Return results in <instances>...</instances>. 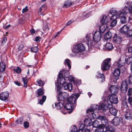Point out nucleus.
Masks as SVG:
<instances>
[{
    "label": "nucleus",
    "mask_w": 132,
    "mask_h": 132,
    "mask_svg": "<svg viewBox=\"0 0 132 132\" xmlns=\"http://www.w3.org/2000/svg\"><path fill=\"white\" fill-rule=\"evenodd\" d=\"M86 38V43L88 47L90 46L91 47L100 41L102 38V35L99 31H97L94 35L92 34H87Z\"/></svg>",
    "instance_id": "1"
},
{
    "label": "nucleus",
    "mask_w": 132,
    "mask_h": 132,
    "mask_svg": "<svg viewBox=\"0 0 132 132\" xmlns=\"http://www.w3.org/2000/svg\"><path fill=\"white\" fill-rule=\"evenodd\" d=\"M107 103L109 105L110 104H117L118 102L117 96L113 95H109L107 97Z\"/></svg>",
    "instance_id": "2"
},
{
    "label": "nucleus",
    "mask_w": 132,
    "mask_h": 132,
    "mask_svg": "<svg viewBox=\"0 0 132 132\" xmlns=\"http://www.w3.org/2000/svg\"><path fill=\"white\" fill-rule=\"evenodd\" d=\"M85 50V46L82 44H79L75 45L73 51L75 53H78L83 52Z\"/></svg>",
    "instance_id": "3"
},
{
    "label": "nucleus",
    "mask_w": 132,
    "mask_h": 132,
    "mask_svg": "<svg viewBox=\"0 0 132 132\" xmlns=\"http://www.w3.org/2000/svg\"><path fill=\"white\" fill-rule=\"evenodd\" d=\"M120 70L119 68H116L112 72L113 77V81L114 83L119 79L120 73Z\"/></svg>",
    "instance_id": "4"
},
{
    "label": "nucleus",
    "mask_w": 132,
    "mask_h": 132,
    "mask_svg": "<svg viewBox=\"0 0 132 132\" xmlns=\"http://www.w3.org/2000/svg\"><path fill=\"white\" fill-rule=\"evenodd\" d=\"M79 97L78 94H72L71 96L67 99L68 102L71 103L72 104H76L77 100Z\"/></svg>",
    "instance_id": "5"
},
{
    "label": "nucleus",
    "mask_w": 132,
    "mask_h": 132,
    "mask_svg": "<svg viewBox=\"0 0 132 132\" xmlns=\"http://www.w3.org/2000/svg\"><path fill=\"white\" fill-rule=\"evenodd\" d=\"M100 107L99 106L97 105L94 104L92 105L91 108L88 109L87 111V113L91 112V114H92L93 117L94 118V117H95V115L93 112H94V111L96 110H98L100 109Z\"/></svg>",
    "instance_id": "6"
},
{
    "label": "nucleus",
    "mask_w": 132,
    "mask_h": 132,
    "mask_svg": "<svg viewBox=\"0 0 132 132\" xmlns=\"http://www.w3.org/2000/svg\"><path fill=\"white\" fill-rule=\"evenodd\" d=\"M76 105V104H72L71 103L68 102L64 106V108L67 110L70 109V110L69 112V113L70 114L73 110Z\"/></svg>",
    "instance_id": "7"
},
{
    "label": "nucleus",
    "mask_w": 132,
    "mask_h": 132,
    "mask_svg": "<svg viewBox=\"0 0 132 132\" xmlns=\"http://www.w3.org/2000/svg\"><path fill=\"white\" fill-rule=\"evenodd\" d=\"M128 84L126 81H122L120 87V90L123 93H126L127 92L128 88Z\"/></svg>",
    "instance_id": "8"
},
{
    "label": "nucleus",
    "mask_w": 132,
    "mask_h": 132,
    "mask_svg": "<svg viewBox=\"0 0 132 132\" xmlns=\"http://www.w3.org/2000/svg\"><path fill=\"white\" fill-rule=\"evenodd\" d=\"M119 15L117 14L116 16H111L110 22V26H111L114 27L116 25L117 23L116 18H119Z\"/></svg>",
    "instance_id": "9"
},
{
    "label": "nucleus",
    "mask_w": 132,
    "mask_h": 132,
    "mask_svg": "<svg viewBox=\"0 0 132 132\" xmlns=\"http://www.w3.org/2000/svg\"><path fill=\"white\" fill-rule=\"evenodd\" d=\"M97 119L100 120L102 124H104L105 125L108 126V121L106 117L102 116H98Z\"/></svg>",
    "instance_id": "10"
},
{
    "label": "nucleus",
    "mask_w": 132,
    "mask_h": 132,
    "mask_svg": "<svg viewBox=\"0 0 132 132\" xmlns=\"http://www.w3.org/2000/svg\"><path fill=\"white\" fill-rule=\"evenodd\" d=\"M9 96V93L7 92L2 93L0 94V100L3 101L6 100Z\"/></svg>",
    "instance_id": "11"
},
{
    "label": "nucleus",
    "mask_w": 132,
    "mask_h": 132,
    "mask_svg": "<svg viewBox=\"0 0 132 132\" xmlns=\"http://www.w3.org/2000/svg\"><path fill=\"white\" fill-rule=\"evenodd\" d=\"M109 90L112 94L115 95L117 93L118 90V88L115 86H112L109 88Z\"/></svg>",
    "instance_id": "12"
},
{
    "label": "nucleus",
    "mask_w": 132,
    "mask_h": 132,
    "mask_svg": "<svg viewBox=\"0 0 132 132\" xmlns=\"http://www.w3.org/2000/svg\"><path fill=\"white\" fill-rule=\"evenodd\" d=\"M120 15V16L121 17L120 18V22L121 23L124 24L126 22L127 19L126 17L124 16V13L123 12H119V13H118L117 14L118 15Z\"/></svg>",
    "instance_id": "13"
},
{
    "label": "nucleus",
    "mask_w": 132,
    "mask_h": 132,
    "mask_svg": "<svg viewBox=\"0 0 132 132\" xmlns=\"http://www.w3.org/2000/svg\"><path fill=\"white\" fill-rule=\"evenodd\" d=\"M85 125L84 124H81L79 127V130L77 131V128L76 126L73 127V129L71 130L72 132H83V130L84 129Z\"/></svg>",
    "instance_id": "14"
},
{
    "label": "nucleus",
    "mask_w": 132,
    "mask_h": 132,
    "mask_svg": "<svg viewBox=\"0 0 132 132\" xmlns=\"http://www.w3.org/2000/svg\"><path fill=\"white\" fill-rule=\"evenodd\" d=\"M111 60L110 58H107L104 59L103 62V66H111Z\"/></svg>",
    "instance_id": "15"
},
{
    "label": "nucleus",
    "mask_w": 132,
    "mask_h": 132,
    "mask_svg": "<svg viewBox=\"0 0 132 132\" xmlns=\"http://www.w3.org/2000/svg\"><path fill=\"white\" fill-rule=\"evenodd\" d=\"M113 40L115 43L119 44L122 41V38L120 37L115 34L113 37Z\"/></svg>",
    "instance_id": "16"
},
{
    "label": "nucleus",
    "mask_w": 132,
    "mask_h": 132,
    "mask_svg": "<svg viewBox=\"0 0 132 132\" xmlns=\"http://www.w3.org/2000/svg\"><path fill=\"white\" fill-rule=\"evenodd\" d=\"M113 48L112 45L110 43H107L104 46V48L105 50L110 51Z\"/></svg>",
    "instance_id": "17"
},
{
    "label": "nucleus",
    "mask_w": 132,
    "mask_h": 132,
    "mask_svg": "<svg viewBox=\"0 0 132 132\" xmlns=\"http://www.w3.org/2000/svg\"><path fill=\"white\" fill-rule=\"evenodd\" d=\"M120 122V119L118 117H115L113 120L112 123L115 126L119 125Z\"/></svg>",
    "instance_id": "18"
},
{
    "label": "nucleus",
    "mask_w": 132,
    "mask_h": 132,
    "mask_svg": "<svg viewBox=\"0 0 132 132\" xmlns=\"http://www.w3.org/2000/svg\"><path fill=\"white\" fill-rule=\"evenodd\" d=\"M63 87L65 89H68L69 91H71L72 89V85L71 82L65 84Z\"/></svg>",
    "instance_id": "19"
},
{
    "label": "nucleus",
    "mask_w": 132,
    "mask_h": 132,
    "mask_svg": "<svg viewBox=\"0 0 132 132\" xmlns=\"http://www.w3.org/2000/svg\"><path fill=\"white\" fill-rule=\"evenodd\" d=\"M107 104H101L100 105V107L101 109L103 112L104 111L106 110H107L109 108V106Z\"/></svg>",
    "instance_id": "20"
},
{
    "label": "nucleus",
    "mask_w": 132,
    "mask_h": 132,
    "mask_svg": "<svg viewBox=\"0 0 132 132\" xmlns=\"http://www.w3.org/2000/svg\"><path fill=\"white\" fill-rule=\"evenodd\" d=\"M125 64L124 62H122L121 61V58H120L118 61L115 62L114 63L113 65L114 66H123Z\"/></svg>",
    "instance_id": "21"
},
{
    "label": "nucleus",
    "mask_w": 132,
    "mask_h": 132,
    "mask_svg": "<svg viewBox=\"0 0 132 132\" xmlns=\"http://www.w3.org/2000/svg\"><path fill=\"white\" fill-rule=\"evenodd\" d=\"M84 124L86 126H90L92 125V121L90 118H86L84 120Z\"/></svg>",
    "instance_id": "22"
},
{
    "label": "nucleus",
    "mask_w": 132,
    "mask_h": 132,
    "mask_svg": "<svg viewBox=\"0 0 132 132\" xmlns=\"http://www.w3.org/2000/svg\"><path fill=\"white\" fill-rule=\"evenodd\" d=\"M46 9V5L43 4L41 7L38 10V13L39 14L42 15L43 13Z\"/></svg>",
    "instance_id": "23"
},
{
    "label": "nucleus",
    "mask_w": 132,
    "mask_h": 132,
    "mask_svg": "<svg viewBox=\"0 0 132 132\" xmlns=\"http://www.w3.org/2000/svg\"><path fill=\"white\" fill-rule=\"evenodd\" d=\"M61 75V74H59L58 81V82L60 84L62 85L63 86L65 84L66 80L64 78L60 77Z\"/></svg>",
    "instance_id": "24"
},
{
    "label": "nucleus",
    "mask_w": 132,
    "mask_h": 132,
    "mask_svg": "<svg viewBox=\"0 0 132 132\" xmlns=\"http://www.w3.org/2000/svg\"><path fill=\"white\" fill-rule=\"evenodd\" d=\"M125 119L130 120L132 119V113L130 112H127L124 114Z\"/></svg>",
    "instance_id": "25"
},
{
    "label": "nucleus",
    "mask_w": 132,
    "mask_h": 132,
    "mask_svg": "<svg viewBox=\"0 0 132 132\" xmlns=\"http://www.w3.org/2000/svg\"><path fill=\"white\" fill-rule=\"evenodd\" d=\"M97 75L96 76V77L100 79V81L101 82H103L105 81V76L104 75L101 74L98 72H97Z\"/></svg>",
    "instance_id": "26"
},
{
    "label": "nucleus",
    "mask_w": 132,
    "mask_h": 132,
    "mask_svg": "<svg viewBox=\"0 0 132 132\" xmlns=\"http://www.w3.org/2000/svg\"><path fill=\"white\" fill-rule=\"evenodd\" d=\"M109 108V111L110 113L112 115L114 116H116L117 112V110L113 107L110 108Z\"/></svg>",
    "instance_id": "27"
},
{
    "label": "nucleus",
    "mask_w": 132,
    "mask_h": 132,
    "mask_svg": "<svg viewBox=\"0 0 132 132\" xmlns=\"http://www.w3.org/2000/svg\"><path fill=\"white\" fill-rule=\"evenodd\" d=\"M108 27L107 25L106 24H102L99 27V31L100 33H103L106 30L107 28Z\"/></svg>",
    "instance_id": "28"
},
{
    "label": "nucleus",
    "mask_w": 132,
    "mask_h": 132,
    "mask_svg": "<svg viewBox=\"0 0 132 132\" xmlns=\"http://www.w3.org/2000/svg\"><path fill=\"white\" fill-rule=\"evenodd\" d=\"M23 121V119L22 118H18L17 120L15 121L16 124L13 123L10 126H11L14 127L16 125H19V124H21Z\"/></svg>",
    "instance_id": "29"
},
{
    "label": "nucleus",
    "mask_w": 132,
    "mask_h": 132,
    "mask_svg": "<svg viewBox=\"0 0 132 132\" xmlns=\"http://www.w3.org/2000/svg\"><path fill=\"white\" fill-rule=\"evenodd\" d=\"M129 29V27L126 25L123 26L120 29V32L122 34H125Z\"/></svg>",
    "instance_id": "30"
},
{
    "label": "nucleus",
    "mask_w": 132,
    "mask_h": 132,
    "mask_svg": "<svg viewBox=\"0 0 132 132\" xmlns=\"http://www.w3.org/2000/svg\"><path fill=\"white\" fill-rule=\"evenodd\" d=\"M118 13H117V11L115 10H110L109 11V13L108 14V16L109 17H111V15H112L111 16H113V17L116 16L115 15L116 14L117 15L118 14Z\"/></svg>",
    "instance_id": "31"
},
{
    "label": "nucleus",
    "mask_w": 132,
    "mask_h": 132,
    "mask_svg": "<svg viewBox=\"0 0 132 132\" xmlns=\"http://www.w3.org/2000/svg\"><path fill=\"white\" fill-rule=\"evenodd\" d=\"M112 35L110 31L106 32L104 35V38L105 40L110 39L112 37Z\"/></svg>",
    "instance_id": "32"
},
{
    "label": "nucleus",
    "mask_w": 132,
    "mask_h": 132,
    "mask_svg": "<svg viewBox=\"0 0 132 132\" xmlns=\"http://www.w3.org/2000/svg\"><path fill=\"white\" fill-rule=\"evenodd\" d=\"M108 16L104 15L103 16L102 19L101 20V22L103 24H106L108 22Z\"/></svg>",
    "instance_id": "33"
},
{
    "label": "nucleus",
    "mask_w": 132,
    "mask_h": 132,
    "mask_svg": "<svg viewBox=\"0 0 132 132\" xmlns=\"http://www.w3.org/2000/svg\"><path fill=\"white\" fill-rule=\"evenodd\" d=\"M73 3H72L70 1L68 0L65 1L63 7L64 8H67L71 5H72Z\"/></svg>",
    "instance_id": "34"
},
{
    "label": "nucleus",
    "mask_w": 132,
    "mask_h": 132,
    "mask_svg": "<svg viewBox=\"0 0 132 132\" xmlns=\"http://www.w3.org/2000/svg\"><path fill=\"white\" fill-rule=\"evenodd\" d=\"M63 103L62 102H59L58 103H55V106L54 107H55L57 109H60L63 106Z\"/></svg>",
    "instance_id": "35"
},
{
    "label": "nucleus",
    "mask_w": 132,
    "mask_h": 132,
    "mask_svg": "<svg viewBox=\"0 0 132 132\" xmlns=\"http://www.w3.org/2000/svg\"><path fill=\"white\" fill-rule=\"evenodd\" d=\"M43 88V87H42V88H41L38 90L37 93L38 96H37V97H38L44 94V90Z\"/></svg>",
    "instance_id": "36"
},
{
    "label": "nucleus",
    "mask_w": 132,
    "mask_h": 132,
    "mask_svg": "<svg viewBox=\"0 0 132 132\" xmlns=\"http://www.w3.org/2000/svg\"><path fill=\"white\" fill-rule=\"evenodd\" d=\"M46 98V96L43 95L42 99L39 100L38 103L41 105H42L45 101Z\"/></svg>",
    "instance_id": "37"
},
{
    "label": "nucleus",
    "mask_w": 132,
    "mask_h": 132,
    "mask_svg": "<svg viewBox=\"0 0 132 132\" xmlns=\"http://www.w3.org/2000/svg\"><path fill=\"white\" fill-rule=\"evenodd\" d=\"M58 94H61L64 99L67 98L68 96V94L67 93L65 92H62L60 91L58 93Z\"/></svg>",
    "instance_id": "38"
},
{
    "label": "nucleus",
    "mask_w": 132,
    "mask_h": 132,
    "mask_svg": "<svg viewBox=\"0 0 132 132\" xmlns=\"http://www.w3.org/2000/svg\"><path fill=\"white\" fill-rule=\"evenodd\" d=\"M37 85L39 86H44L45 82L41 79H38L36 81Z\"/></svg>",
    "instance_id": "39"
},
{
    "label": "nucleus",
    "mask_w": 132,
    "mask_h": 132,
    "mask_svg": "<svg viewBox=\"0 0 132 132\" xmlns=\"http://www.w3.org/2000/svg\"><path fill=\"white\" fill-rule=\"evenodd\" d=\"M105 132H114L113 131V130L110 126H109L108 127H107L105 128Z\"/></svg>",
    "instance_id": "40"
},
{
    "label": "nucleus",
    "mask_w": 132,
    "mask_h": 132,
    "mask_svg": "<svg viewBox=\"0 0 132 132\" xmlns=\"http://www.w3.org/2000/svg\"><path fill=\"white\" fill-rule=\"evenodd\" d=\"M22 80L23 82L24 86L25 87H26L27 86V83H28L27 77H23L22 78Z\"/></svg>",
    "instance_id": "41"
},
{
    "label": "nucleus",
    "mask_w": 132,
    "mask_h": 132,
    "mask_svg": "<svg viewBox=\"0 0 132 132\" xmlns=\"http://www.w3.org/2000/svg\"><path fill=\"white\" fill-rule=\"evenodd\" d=\"M126 36L128 37H132V29L128 30Z\"/></svg>",
    "instance_id": "42"
},
{
    "label": "nucleus",
    "mask_w": 132,
    "mask_h": 132,
    "mask_svg": "<svg viewBox=\"0 0 132 132\" xmlns=\"http://www.w3.org/2000/svg\"><path fill=\"white\" fill-rule=\"evenodd\" d=\"M98 124L99 122L97 120H95L93 123L92 122V125L93 127L97 128L99 126Z\"/></svg>",
    "instance_id": "43"
},
{
    "label": "nucleus",
    "mask_w": 132,
    "mask_h": 132,
    "mask_svg": "<svg viewBox=\"0 0 132 132\" xmlns=\"http://www.w3.org/2000/svg\"><path fill=\"white\" fill-rule=\"evenodd\" d=\"M132 94V88H130L128 89L127 93V95L129 97H131Z\"/></svg>",
    "instance_id": "44"
},
{
    "label": "nucleus",
    "mask_w": 132,
    "mask_h": 132,
    "mask_svg": "<svg viewBox=\"0 0 132 132\" xmlns=\"http://www.w3.org/2000/svg\"><path fill=\"white\" fill-rule=\"evenodd\" d=\"M65 63L68 66H71V62L69 59H66L65 61Z\"/></svg>",
    "instance_id": "45"
},
{
    "label": "nucleus",
    "mask_w": 132,
    "mask_h": 132,
    "mask_svg": "<svg viewBox=\"0 0 132 132\" xmlns=\"http://www.w3.org/2000/svg\"><path fill=\"white\" fill-rule=\"evenodd\" d=\"M126 63L128 65H129L132 62V57H130L127 59L126 61Z\"/></svg>",
    "instance_id": "46"
},
{
    "label": "nucleus",
    "mask_w": 132,
    "mask_h": 132,
    "mask_svg": "<svg viewBox=\"0 0 132 132\" xmlns=\"http://www.w3.org/2000/svg\"><path fill=\"white\" fill-rule=\"evenodd\" d=\"M38 48L36 47H33L31 48V51L34 53H36L37 51Z\"/></svg>",
    "instance_id": "47"
},
{
    "label": "nucleus",
    "mask_w": 132,
    "mask_h": 132,
    "mask_svg": "<svg viewBox=\"0 0 132 132\" xmlns=\"http://www.w3.org/2000/svg\"><path fill=\"white\" fill-rule=\"evenodd\" d=\"M128 82L129 84H132V74L129 76Z\"/></svg>",
    "instance_id": "48"
},
{
    "label": "nucleus",
    "mask_w": 132,
    "mask_h": 132,
    "mask_svg": "<svg viewBox=\"0 0 132 132\" xmlns=\"http://www.w3.org/2000/svg\"><path fill=\"white\" fill-rule=\"evenodd\" d=\"M58 99L59 101H62L65 99L61 94H58Z\"/></svg>",
    "instance_id": "49"
},
{
    "label": "nucleus",
    "mask_w": 132,
    "mask_h": 132,
    "mask_svg": "<svg viewBox=\"0 0 132 132\" xmlns=\"http://www.w3.org/2000/svg\"><path fill=\"white\" fill-rule=\"evenodd\" d=\"M13 70L17 73H19L21 72V69L19 67H18L16 69H14Z\"/></svg>",
    "instance_id": "50"
},
{
    "label": "nucleus",
    "mask_w": 132,
    "mask_h": 132,
    "mask_svg": "<svg viewBox=\"0 0 132 132\" xmlns=\"http://www.w3.org/2000/svg\"><path fill=\"white\" fill-rule=\"evenodd\" d=\"M24 127L25 128H28L29 127V123L27 121H25L24 123Z\"/></svg>",
    "instance_id": "51"
},
{
    "label": "nucleus",
    "mask_w": 132,
    "mask_h": 132,
    "mask_svg": "<svg viewBox=\"0 0 132 132\" xmlns=\"http://www.w3.org/2000/svg\"><path fill=\"white\" fill-rule=\"evenodd\" d=\"M128 100L129 103L132 106V97H129Z\"/></svg>",
    "instance_id": "52"
},
{
    "label": "nucleus",
    "mask_w": 132,
    "mask_h": 132,
    "mask_svg": "<svg viewBox=\"0 0 132 132\" xmlns=\"http://www.w3.org/2000/svg\"><path fill=\"white\" fill-rule=\"evenodd\" d=\"M110 67H102L101 68L102 70L103 71L108 70L109 69Z\"/></svg>",
    "instance_id": "53"
},
{
    "label": "nucleus",
    "mask_w": 132,
    "mask_h": 132,
    "mask_svg": "<svg viewBox=\"0 0 132 132\" xmlns=\"http://www.w3.org/2000/svg\"><path fill=\"white\" fill-rule=\"evenodd\" d=\"M28 7L27 6H26L25 7L23 8L22 10V12L23 13H24L25 12L27 11L28 10V9H27Z\"/></svg>",
    "instance_id": "54"
},
{
    "label": "nucleus",
    "mask_w": 132,
    "mask_h": 132,
    "mask_svg": "<svg viewBox=\"0 0 132 132\" xmlns=\"http://www.w3.org/2000/svg\"><path fill=\"white\" fill-rule=\"evenodd\" d=\"M6 67H0V71L1 72L4 71Z\"/></svg>",
    "instance_id": "55"
},
{
    "label": "nucleus",
    "mask_w": 132,
    "mask_h": 132,
    "mask_svg": "<svg viewBox=\"0 0 132 132\" xmlns=\"http://www.w3.org/2000/svg\"><path fill=\"white\" fill-rule=\"evenodd\" d=\"M23 48V45L22 44H20L19 46V47H18V50H21Z\"/></svg>",
    "instance_id": "56"
},
{
    "label": "nucleus",
    "mask_w": 132,
    "mask_h": 132,
    "mask_svg": "<svg viewBox=\"0 0 132 132\" xmlns=\"http://www.w3.org/2000/svg\"><path fill=\"white\" fill-rule=\"evenodd\" d=\"M7 41V38L6 37H4L3 39V40L2 42V43L3 44L5 43Z\"/></svg>",
    "instance_id": "57"
},
{
    "label": "nucleus",
    "mask_w": 132,
    "mask_h": 132,
    "mask_svg": "<svg viewBox=\"0 0 132 132\" xmlns=\"http://www.w3.org/2000/svg\"><path fill=\"white\" fill-rule=\"evenodd\" d=\"M128 52L129 53H132V46L128 48Z\"/></svg>",
    "instance_id": "58"
},
{
    "label": "nucleus",
    "mask_w": 132,
    "mask_h": 132,
    "mask_svg": "<svg viewBox=\"0 0 132 132\" xmlns=\"http://www.w3.org/2000/svg\"><path fill=\"white\" fill-rule=\"evenodd\" d=\"M128 10L129 12L130 13H132V6L129 7Z\"/></svg>",
    "instance_id": "59"
},
{
    "label": "nucleus",
    "mask_w": 132,
    "mask_h": 132,
    "mask_svg": "<svg viewBox=\"0 0 132 132\" xmlns=\"http://www.w3.org/2000/svg\"><path fill=\"white\" fill-rule=\"evenodd\" d=\"M31 33L32 34H34L35 32V30H34L33 29H31L30 30Z\"/></svg>",
    "instance_id": "60"
},
{
    "label": "nucleus",
    "mask_w": 132,
    "mask_h": 132,
    "mask_svg": "<svg viewBox=\"0 0 132 132\" xmlns=\"http://www.w3.org/2000/svg\"><path fill=\"white\" fill-rule=\"evenodd\" d=\"M40 39V37H37L35 38V40L37 42H39V41Z\"/></svg>",
    "instance_id": "61"
},
{
    "label": "nucleus",
    "mask_w": 132,
    "mask_h": 132,
    "mask_svg": "<svg viewBox=\"0 0 132 132\" xmlns=\"http://www.w3.org/2000/svg\"><path fill=\"white\" fill-rule=\"evenodd\" d=\"M0 66H6V65L4 62H2L0 63Z\"/></svg>",
    "instance_id": "62"
},
{
    "label": "nucleus",
    "mask_w": 132,
    "mask_h": 132,
    "mask_svg": "<svg viewBox=\"0 0 132 132\" xmlns=\"http://www.w3.org/2000/svg\"><path fill=\"white\" fill-rule=\"evenodd\" d=\"M10 26L11 25L10 24H9L7 26L5 27H4L3 28L5 29H8L9 27H10Z\"/></svg>",
    "instance_id": "63"
},
{
    "label": "nucleus",
    "mask_w": 132,
    "mask_h": 132,
    "mask_svg": "<svg viewBox=\"0 0 132 132\" xmlns=\"http://www.w3.org/2000/svg\"><path fill=\"white\" fill-rule=\"evenodd\" d=\"M17 85L20 86V83L18 81H16L14 82Z\"/></svg>",
    "instance_id": "64"
}]
</instances>
